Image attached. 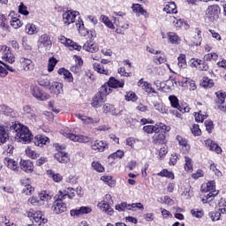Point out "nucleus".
Listing matches in <instances>:
<instances>
[{
	"label": "nucleus",
	"instance_id": "f257e3e1",
	"mask_svg": "<svg viewBox=\"0 0 226 226\" xmlns=\"http://www.w3.org/2000/svg\"><path fill=\"white\" fill-rule=\"evenodd\" d=\"M10 130H13L15 132V139L19 140V142L29 144L31 143V140H33V132H31L29 127L19 122H13Z\"/></svg>",
	"mask_w": 226,
	"mask_h": 226
},
{
	"label": "nucleus",
	"instance_id": "f03ea898",
	"mask_svg": "<svg viewBox=\"0 0 226 226\" xmlns=\"http://www.w3.org/2000/svg\"><path fill=\"white\" fill-rule=\"evenodd\" d=\"M201 192L204 193H207L205 197L201 199V202L203 204H209V202H213L215 200V197L218 195V191H216V182L215 180L208 181L201 185Z\"/></svg>",
	"mask_w": 226,
	"mask_h": 226
},
{
	"label": "nucleus",
	"instance_id": "7ed1b4c3",
	"mask_svg": "<svg viewBox=\"0 0 226 226\" xmlns=\"http://www.w3.org/2000/svg\"><path fill=\"white\" fill-rule=\"evenodd\" d=\"M220 15H222V8L216 4L208 5L205 11V19L210 24H215L220 19Z\"/></svg>",
	"mask_w": 226,
	"mask_h": 226
},
{
	"label": "nucleus",
	"instance_id": "20e7f679",
	"mask_svg": "<svg viewBox=\"0 0 226 226\" xmlns=\"http://www.w3.org/2000/svg\"><path fill=\"white\" fill-rule=\"evenodd\" d=\"M63 200H64V198L58 193L55 196V200L51 206V211L54 215H63L68 211V206Z\"/></svg>",
	"mask_w": 226,
	"mask_h": 226
},
{
	"label": "nucleus",
	"instance_id": "39448f33",
	"mask_svg": "<svg viewBox=\"0 0 226 226\" xmlns=\"http://www.w3.org/2000/svg\"><path fill=\"white\" fill-rule=\"evenodd\" d=\"M108 94L107 88H105V87H101L98 93H96L92 98L91 106L94 107V109H99V107H102V104L105 103L107 101Z\"/></svg>",
	"mask_w": 226,
	"mask_h": 226
},
{
	"label": "nucleus",
	"instance_id": "423d86ee",
	"mask_svg": "<svg viewBox=\"0 0 226 226\" xmlns=\"http://www.w3.org/2000/svg\"><path fill=\"white\" fill-rule=\"evenodd\" d=\"M26 215L33 221V223L37 226H43L47 222H49V220L45 218V215L41 214V211L30 209L26 212Z\"/></svg>",
	"mask_w": 226,
	"mask_h": 226
},
{
	"label": "nucleus",
	"instance_id": "0eeeda50",
	"mask_svg": "<svg viewBox=\"0 0 226 226\" xmlns=\"http://www.w3.org/2000/svg\"><path fill=\"white\" fill-rule=\"evenodd\" d=\"M102 87H105L107 94H110V93H112V89H119L124 87V79L119 80L111 76L109 80L102 86Z\"/></svg>",
	"mask_w": 226,
	"mask_h": 226
},
{
	"label": "nucleus",
	"instance_id": "6e6552de",
	"mask_svg": "<svg viewBox=\"0 0 226 226\" xmlns=\"http://www.w3.org/2000/svg\"><path fill=\"white\" fill-rule=\"evenodd\" d=\"M30 93L38 102H47V100H50V94L37 85L31 87Z\"/></svg>",
	"mask_w": 226,
	"mask_h": 226
},
{
	"label": "nucleus",
	"instance_id": "1a4fd4ad",
	"mask_svg": "<svg viewBox=\"0 0 226 226\" xmlns=\"http://www.w3.org/2000/svg\"><path fill=\"white\" fill-rule=\"evenodd\" d=\"M225 98L226 92H223L222 90L215 92V105L216 109H218L222 112H226Z\"/></svg>",
	"mask_w": 226,
	"mask_h": 226
},
{
	"label": "nucleus",
	"instance_id": "9d476101",
	"mask_svg": "<svg viewBox=\"0 0 226 226\" xmlns=\"http://www.w3.org/2000/svg\"><path fill=\"white\" fill-rule=\"evenodd\" d=\"M105 199L107 201L103 200L99 202L98 207L101 209V211H103L104 213H107L109 216H112L114 215V208L110 207V204L109 203V200H112V195L106 194Z\"/></svg>",
	"mask_w": 226,
	"mask_h": 226
},
{
	"label": "nucleus",
	"instance_id": "9b49d317",
	"mask_svg": "<svg viewBox=\"0 0 226 226\" xmlns=\"http://www.w3.org/2000/svg\"><path fill=\"white\" fill-rule=\"evenodd\" d=\"M79 12L77 11H66L63 13V22L64 26H70V24H73L75 22V19L79 17Z\"/></svg>",
	"mask_w": 226,
	"mask_h": 226
},
{
	"label": "nucleus",
	"instance_id": "f8f14e48",
	"mask_svg": "<svg viewBox=\"0 0 226 226\" xmlns=\"http://www.w3.org/2000/svg\"><path fill=\"white\" fill-rule=\"evenodd\" d=\"M64 85L59 81H54L49 87V91L52 96H59L64 94Z\"/></svg>",
	"mask_w": 226,
	"mask_h": 226
},
{
	"label": "nucleus",
	"instance_id": "ddd939ff",
	"mask_svg": "<svg viewBox=\"0 0 226 226\" xmlns=\"http://www.w3.org/2000/svg\"><path fill=\"white\" fill-rule=\"evenodd\" d=\"M152 144L154 146H167L169 139H167V134L165 132H156L152 136Z\"/></svg>",
	"mask_w": 226,
	"mask_h": 226
},
{
	"label": "nucleus",
	"instance_id": "4468645a",
	"mask_svg": "<svg viewBox=\"0 0 226 226\" xmlns=\"http://www.w3.org/2000/svg\"><path fill=\"white\" fill-rule=\"evenodd\" d=\"M176 140H177L180 146V151L183 154H190V151H192V146L188 143V139L183 138L181 135L176 136Z\"/></svg>",
	"mask_w": 226,
	"mask_h": 226
},
{
	"label": "nucleus",
	"instance_id": "2eb2a0df",
	"mask_svg": "<svg viewBox=\"0 0 226 226\" xmlns=\"http://www.w3.org/2000/svg\"><path fill=\"white\" fill-rule=\"evenodd\" d=\"M19 167L26 174L34 172V162L29 159H20Z\"/></svg>",
	"mask_w": 226,
	"mask_h": 226
},
{
	"label": "nucleus",
	"instance_id": "dca6fc26",
	"mask_svg": "<svg viewBox=\"0 0 226 226\" xmlns=\"http://www.w3.org/2000/svg\"><path fill=\"white\" fill-rule=\"evenodd\" d=\"M109 63H110L109 59L103 58L101 60V64L94 63L93 68L94 72H97V73H100L101 75H110V73L109 72V69L103 66V64H109Z\"/></svg>",
	"mask_w": 226,
	"mask_h": 226
},
{
	"label": "nucleus",
	"instance_id": "f3484780",
	"mask_svg": "<svg viewBox=\"0 0 226 226\" xmlns=\"http://www.w3.org/2000/svg\"><path fill=\"white\" fill-rule=\"evenodd\" d=\"M2 59L6 63H10V64H13L15 63V56L11 52V49L6 45L2 46Z\"/></svg>",
	"mask_w": 226,
	"mask_h": 226
},
{
	"label": "nucleus",
	"instance_id": "a211bd4d",
	"mask_svg": "<svg viewBox=\"0 0 226 226\" xmlns=\"http://www.w3.org/2000/svg\"><path fill=\"white\" fill-rule=\"evenodd\" d=\"M91 149L97 153H103L105 149H109V143L105 140L96 139L91 142Z\"/></svg>",
	"mask_w": 226,
	"mask_h": 226
},
{
	"label": "nucleus",
	"instance_id": "6ab92c4d",
	"mask_svg": "<svg viewBox=\"0 0 226 226\" xmlns=\"http://www.w3.org/2000/svg\"><path fill=\"white\" fill-rule=\"evenodd\" d=\"M192 67L196 68L199 72H207L209 70V64L206 63V60H200L199 58L192 59Z\"/></svg>",
	"mask_w": 226,
	"mask_h": 226
},
{
	"label": "nucleus",
	"instance_id": "aec40b11",
	"mask_svg": "<svg viewBox=\"0 0 226 226\" xmlns=\"http://www.w3.org/2000/svg\"><path fill=\"white\" fill-rule=\"evenodd\" d=\"M138 87H141L145 93H147V94H156V90L153 87V85L147 81H144V78H141L138 83Z\"/></svg>",
	"mask_w": 226,
	"mask_h": 226
},
{
	"label": "nucleus",
	"instance_id": "412c9836",
	"mask_svg": "<svg viewBox=\"0 0 226 226\" xmlns=\"http://www.w3.org/2000/svg\"><path fill=\"white\" fill-rule=\"evenodd\" d=\"M19 64L23 72H33L34 70V62L29 58L20 57Z\"/></svg>",
	"mask_w": 226,
	"mask_h": 226
},
{
	"label": "nucleus",
	"instance_id": "4be33fe9",
	"mask_svg": "<svg viewBox=\"0 0 226 226\" xmlns=\"http://www.w3.org/2000/svg\"><path fill=\"white\" fill-rule=\"evenodd\" d=\"M93 212V208L91 207H80L79 208L72 209L70 211L71 216H84V215H89V213Z\"/></svg>",
	"mask_w": 226,
	"mask_h": 226
},
{
	"label": "nucleus",
	"instance_id": "5701e85b",
	"mask_svg": "<svg viewBox=\"0 0 226 226\" xmlns=\"http://www.w3.org/2000/svg\"><path fill=\"white\" fill-rule=\"evenodd\" d=\"M34 144L38 147H43L47 144H50V139L43 134H38L34 139Z\"/></svg>",
	"mask_w": 226,
	"mask_h": 226
},
{
	"label": "nucleus",
	"instance_id": "b1692460",
	"mask_svg": "<svg viewBox=\"0 0 226 226\" xmlns=\"http://www.w3.org/2000/svg\"><path fill=\"white\" fill-rule=\"evenodd\" d=\"M205 146L209 149V151H214L216 154H222V153H223V150H222L220 146L213 139H208L205 140Z\"/></svg>",
	"mask_w": 226,
	"mask_h": 226
},
{
	"label": "nucleus",
	"instance_id": "393cba45",
	"mask_svg": "<svg viewBox=\"0 0 226 226\" xmlns=\"http://www.w3.org/2000/svg\"><path fill=\"white\" fill-rule=\"evenodd\" d=\"M57 73L58 75H63L64 79H65L69 84H72L73 80H75L73 74L64 67L59 68Z\"/></svg>",
	"mask_w": 226,
	"mask_h": 226
},
{
	"label": "nucleus",
	"instance_id": "a878e982",
	"mask_svg": "<svg viewBox=\"0 0 226 226\" xmlns=\"http://www.w3.org/2000/svg\"><path fill=\"white\" fill-rule=\"evenodd\" d=\"M82 49L83 50H86V52H91V54L98 52V50H100L98 45H96V43H94V41H93L92 40L87 41L84 43Z\"/></svg>",
	"mask_w": 226,
	"mask_h": 226
},
{
	"label": "nucleus",
	"instance_id": "bb28decb",
	"mask_svg": "<svg viewBox=\"0 0 226 226\" xmlns=\"http://www.w3.org/2000/svg\"><path fill=\"white\" fill-rule=\"evenodd\" d=\"M57 193L61 195L64 200L67 197L72 200L75 197V189L72 187H65L64 189L58 191Z\"/></svg>",
	"mask_w": 226,
	"mask_h": 226
},
{
	"label": "nucleus",
	"instance_id": "cd10ccee",
	"mask_svg": "<svg viewBox=\"0 0 226 226\" xmlns=\"http://www.w3.org/2000/svg\"><path fill=\"white\" fill-rule=\"evenodd\" d=\"M55 159H56L59 163H70V154L66 152L58 151L55 154Z\"/></svg>",
	"mask_w": 226,
	"mask_h": 226
},
{
	"label": "nucleus",
	"instance_id": "c85d7f7f",
	"mask_svg": "<svg viewBox=\"0 0 226 226\" xmlns=\"http://www.w3.org/2000/svg\"><path fill=\"white\" fill-rule=\"evenodd\" d=\"M194 33L195 34L192 37V47H199V45L202 43V31L199 28H195Z\"/></svg>",
	"mask_w": 226,
	"mask_h": 226
},
{
	"label": "nucleus",
	"instance_id": "c756f323",
	"mask_svg": "<svg viewBox=\"0 0 226 226\" xmlns=\"http://www.w3.org/2000/svg\"><path fill=\"white\" fill-rule=\"evenodd\" d=\"M167 38L168 41L172 45H179L181 43V37L176 32H168Z\"/></svg>",
	"mask_w": 226,
	"mask_h": 226
},
{
	"label": "nucleus",
	"instance_id": "7c9ffc66",
	"mask_svg": "<svg viewBox=\"0 0 226 226\" xmlns=\"http://www.w3.org/2000/svg\"><path fill=\"white\" fill-rule=\"evenodd\" d=\"M130 27V25L128 24V22L124 19H121L118 20V24L116 29V33L117 34H124V32L126 31V29H128Z\"/></svg>",
	"mask_w": 226,
	"mask_h": 226
},
{
	"label": "nucleus",
	"instance_id": "2f4dec72",
	"mask_svg": "<svg viewBox=\"0 0 226 226\" xmlns=\"http://www.w3.org/2000/svg\"><path fill=\"white\" fill-rule=\"evenodd\" d=\"M177 84L176 79L170 78L168 80L165 81L164 86L161 87L162 91H164V93H170L172 89H174V85Z\"/></svg>",
	"mask_w": 226,
	"mask_h": 226
},
{
	"label": "nucleus",
	"instance_id": "473e14b6",
	"mask_svg": "<svg viewBox=\"0 0 226 226\" xmlns=\"http://www.w3.org/2000/svg\"><path fill=\"white\" fill-rule=\"evenodd\" d=\"M4 162L8 169H11V170H19V162H17V161L10 157H5Z\"/></svg>",
	"mask_w": 226,
	"mask_h": 226
},
{
	"label": "nucleus",
	"instance_id": "72a5a7b5",
	"mask_svg": "<svg viewBox=\"0 0 226 226\" xmlns=\"http://www.w3.org/2000/svg\"><path fill=\"white\" fill-rule=\"evenodd\" d=\"M10 140V134L6 132L4 125L0 124V144H6Z\"/></svg>",
	"mask_w": 226,
	"mask_h": 226
},
{
	"label": "nucleus",
	"instance_id": "f704fd0d",
	"mask_svg": "<svg viewBox=\"0 0 226 226\" xmlns=\"http://www.w3.org/2000/svg\"><path fill=\"white\" fill-rule=\"evenodd\" d=\"M76 26L81 36H87V34H89V30L84 26V21L82 19H79L78 22L76 23Z\"/></svg>",
	"mask_w": 226,
	"mask_h": 226
},
{
	"label": "nucleus",
	"instance_id": "c9c22d12",
	"mask_svg": "<svg viewBox=\"0 0 226 226\" xmlns=\"http://www.w3.org/2000/svg\"><path fill=\"white\" fill-rule=\"evenodd\" d=\"M132 8L133 13H139L143 15V17H149V13H147V11H146L140 4H133Z\"/></svg>",
	"mask_w": 226,
	"mask_h": 226
},
{
	"label": "nucleus",
	"instance_id": "e433bc0d",
	"mask_svg": "<svg viewBox=\"0 0 226 226\" xmlns=\"http://www.w3.org/2000/svg\"><path fill=\"white\" fill-rule=\"evenodd\" d=\"M163 11L170 14L177 13V6H176V3L172 1L168 2L163 8Z\"/></svg>",
	"mask_w": 226,
	"mask_h": 226
},
{
	"label": "nucleus",
	"instance_id": "4c0bfd02",
	"mask_svg": "<svg viewBox=\"0 0 226 226\" xmlns=\"http://www.w3.org/2000/svg\"><path fill=\"white\" fill-rule=\"evenodd\" d=\"M156 176H159V177H166V179H176V175H174V172L168 170L167 169H162L156 174Z\"/></svg>",
	"mask_w": 226,
	"mask_h": 226
},
{
	"label": "nucleus",
	"instance_id": "58836bf2",
	"mask_svg": "<svg viewBox=\"0 0 226 226\" xmlns=\"http://www.w3.org/2000/svg\"><path fill=\"white\" fill-rule=\"evenodd\" d=\"M167 61V56L162 50H159V53L154 56V63L155 64H163Z\"/></svg>",
	"mask_w": 226,
	"mask_h": 226
},
{
	"label": "nucleus",
	"instance_id": "ea45409f",
	"mask_svg": "<svg viewBox=\"0 0 226 226\" xmlns=\"http://www.w3.org/2000/svg\"><path fill=\"white\" fill-rule=\"evenodd\" d=\"M40 43L43 45V47H52V40L50 39V35L48 34H44L39 38Z\"/></svg>",
	"mask_w": 226,
	"mask_h": 226
},
{
	"label": "nucleus",
	"instance_id": "a19ab883",
	"mask_svg": "<svg viewBox=\"0 0 226 226\" xmlns=\"http://www.w3.org/2000/svg\"><path fill=\"white\" fill-rule=\"evenodd\" d=\"M25 153L27 158H30L31 160H38V157L40 156V153L36 152V150H34L31 147H27L25 149Z\"/></svg>",
	"mask_w": 226,
	"mask_h": 226
},
{
	"label": "nucleus",
	"instance_id": "79ce46f5",
	"mask_svg": "<svg viewBox=\"0 0 226 226\" xmlns=\"http://www.w3.org/2000/svg\"><path fill=\"white\" fill-rule=\"evenodd\" d=\"M101 181H103L105 185H108L110 188H114L116 186V180L112 176L104 175L101 177Z\"/></svg>",
	"mask_w": 226,
	"mask_h": 226
},
{
	"label": "nucleus",
	"instance_id": "37998d69",
	"mask_svg": "<svg viewBox=\"0 0 226 226\" xmlns=\"http://www.w3.org/2000/svg\"><path fill=\"white\" fill-rule=\"evenodd\" d=\"M184 169L185 172H193V161L188 155L185 156Z\"/></svg>",
	"mask_w": 226,
	"mask_h": 226
},
{
	"label": "nucleus",
	"instance_id": "c03bdc74",
	"mask_svg": "<svg viewBox=\"0 0 226 226\" xmlns=\"http://www.w3.org/2000/svg\"><path fill=\"white\" fill-rule=\"evenodd\" d=\"M200 86H202V87H205L206 89H209L211 87H215V81L211 79H209V77L205 76L202 78V80L200 82Z\"/></svg>",
	"mask_w": 226,
	"mask_h": 226
},
{
	"label": "nucleus",
	"instance_id": "a18cd8bd",
	"mask_svg": "<svg viewBox=\"0 0 226 226\" xmlns=\"http://www.w3.org/2000/svg\"><path fill=\"white\" fill-rule=\"evenodd\" d=\"M47 175L49 176V177H51V179H53L55 183H61V181H63V175L59 173H55L52 170H49L47 171Z\"/></svg>",
	"mask_w": 226,
	"mask_h": 226
},
{
	"label": "nucleus",
	"instance_id": "49530a36",
	"mask_svg": "<svg viewBox=\"0 0 226 226\" xmlns=\"http://www.w3.org/2000/svg\"><path fill=\"white\" fill-rule=\"evenodd\" d=\"M25 31L26 34L33 35L38 34V28L36 27V25L33 23H27L25 26Z\"/></svg>",
	"mask_w": 226,
	"mask_h": 226
},
{
	"label": "nucleus",
	"instance_id": "de8ad7c7",
	"mask_svg": "<svg viewBox=\"0 0 226 226\" xmlns=\"http://www.w3.org/2000/svg\"><path fill=\"white\" fill-rule=\"evenodd\" d=\"M102 112L104 114H111L112 116H116V106L110 103H106L102 107Z\"/></svg>",
	"mask_w": 226,
	"mask_h": 226
},
{
	"label": "nucleus",
	"instance_id": "09e8293b",
	"mask_svg": "<svg viewBox=\"0 0 226 226\" xmlns=\"http://www.w3.org/2000/svg\"><path fill=\"white\" fill-rule=\"evenodd\" d=\"M92 169L95 170V172H99V174H102L105 172V167L100 162V161H94L91 163Z\"/></svg>",
	"mask_w": 226,
	"mask_h": 226
},
{
	"label": "nucleus",
	"instance_id": "8fccbe9b",
	"mask_svg": "<svg viewBox=\"0 0 226 226\" xmlns=\"http://www.w3.org/2000/svg\"><path fill=\"white\" fill-rule=\"evenodd\" d=\"M78 119H80L84 124H94V118L87 117L86 115L77 114Z\"/></svg>",
	"mask_w": 226,
	"mask_h": 226
},
{
	"label": "nucleus",
	"instance_id": "3c124183",
	"mask_svg": "<svg viewBox=\"0 0 226 226\" xmlns=\"http://www.w3.org/2000/svg\"><path fill=\"white\" fill-rule=\"evenodd\" d=\"M0 27L3 31H10V25H8V19L4 14H0Z\"/></svg>",
	"mask_w": 226,
	"mask_h": 226
},
{
	"label": "nucleus",
	"instance_id": "603ef678",
	"mask_svg": "<svg viewBox=\"0 0 226 226\" xmlns=\"http://www.w3.org/2000/svg\"><path fill=\"white\" fill-rule=\"evenodd\" d=\"M39 199L41 202H49V200H52V194L49 191H41L39 193Z\"/></svg>",
	"mask_w": 226,
	"mask_h": 226
},
{
	"label": "nucleus",
	"instance_id": "864d4df0",
	"mask_svg": "<svg viewBox=\"0 0 226 226\" xmlns=\"http://www.w3.org/2000/svg\"><path fill=\"white\" fill-rule=\"evenodd\" d=\"M66 47L67 49H69V50H77L78 52H80V50H82V47L79 43L73 41V40L72 39L70 40V41L67 42Z\"/></svg>",
	"mask_w": 226,
	"mask_h": 226
},
{
	"label": "nucleus",
	"instance_id": "5fc2aeb1",
	"mask_svg": "<svg viewBox=\"0 0 226 226\" xmlns=\"http://www.w3.org/2000/svg\"><path fill=\"white\" fill-rule=\"evenodd\" d=\"M57 63H58V61L56 60V57L51 56V57L49 58V61H48V72H49V73H52V72L54 71V68H56Z\"/></svg>",
	"mask_w": 226,
	"mask_h": 226
},
{
	"label": "nucleus",
	"instance_id": "6e6d98bb",
	"mask_svg": "<svg viewBox=\"0 0 226 226\" xmlns=\"http://www.w3.org/2000/svg\"><path fill=\"white\" fill-rule=\"evenodd\" d=\"M109 158L111 160H121L124 158V151L123 150H117L115 153H112L109 155Z\"/></svg>",
	"mask_w": 226,
	"mask_h": 226
},
{
	"label": "nucleus",
	"instance_id": "4d7b16f0",
	"mask_svg": "<svg viewBox=\"0 0 226 226\" xmlns=\"http://www.w3.org/2000/svg\"><path fill=\"white\" fill-rule=\"evenodd\" d=\"M11 26L13 27V29H19L21 26H24V23L20 21V19L17 17H12L10 21Z\"/></svg>",
	"mask_w": 226,
	"mask_h": 226
},
{
	"label": "nucleus",
	"instance_id": "13d9d810",
	"mask_svg": "<svg viewBox=\"0 0 226 226\" xmlns=\"http://www.w3.org/2000/svg\"><path fill=\"white\" fill-rule=\"evenodd\" d=\"M154 109L161 114H169V107L165 106L163 103H155Z\"/></svg>",
	"mask_w": 226,
	"mask_h": 226
},
{
	"label": "nucleus",
	"instance_id": "bf43d9fd",
	"mask_svg": "<svg viewBox=\"0 0 226 226\" xmlns=\"http://www.w3.org/2000/svg\"><path fill=\"white\" fill-rule=\"evenodd\" d=\"M177 109L179 110V112H182V114H185L186 112H190V110H192V108H190L188 103L182 102L178 104Z\"/></svg>",
	"mask_w": 226,
	"mask_h": 226
},
{
	"label": "nucleus",
	"instance_id": "052dcab7",
	"mask_svg": "<svg viewBox=\"0 0 226 226\" xmlns=\"http://www.w3.org/2000/svg\"><path fill=\"white\" fill-rule=\"evenodd\" d=\"M124 98L126 102H137V100H139V96H137V94L133 91L126 92Z\"/></svg>",
	"mask_w": 226,
	"mask_h": 226
},
{
	"label": "nucleus",
	"instance_id": "680f3d73",
	"mask_svg": "<svg viewBox=\"0 0 226 226\" xmlns=\"http://www.w3.org/2000/svg\"><path fill=\"white\" fill-rule=\"evenodd\" d=\"M101 19L106 27H109V29H116V26H114V23H112V21L110 20V19H109V17L105 15H102Z\"/></svg>",
	"mask_w": 226,
	"mask_h": 226
},
{
	"label": "nucleus",
	"instance_id": "e2e57ef3",
	"mask_svg": "<svg viewBox=\"0 0 226 226\" xmlns=\"http://www.w3.org/2000/svg\"><path fill=\"white\" fill-rule=\"evenodd\" d=\"M209 169L212 170V172H214L215 176H217V177H222V176H223V174L220 171V169H218V164L212 162L210 163Z\"/></svg>",
	"mask_w": 226,
	"mask_h": 226
},
{
	"label": "nucleus",
	"instance_id": "0e129e2a",
	"mask_svg": "<svg viewBox=\"0 0 226 226\" xmlns=\"http://www.w3.org/2000/svg\"><path fill=\"white\" fill-rule=\"evenodd\" d=\"M190 213L193 218H202V216H204L203 209L193 208L190 211Z\"/></svg>",
	"mask_w": 226,
	"mask_h": 226
},
{
	"label": "nucleus",
	"instance_id": "69168bd1",
	"mask_svg": "<svg viewBox=\"0 0 226 226\" xmlns=\"http://www.w3.org/2000/svg\"><path fill=\"white\" fill-rule=\"evenodd\" d=\"M170 103L173 109H177L179 107V99L176 95L169 96Z\"/></svg>",
	"mask_w": 226,
	"mask_h": 226
},
{
	"label": "nucleus",
	"instance_id": "338daca9",
	"mask_svg": "<svg viewBox=\"0 0 226 226\" xmlns=\"http://www.w3.org/2000/svg\"><path fill=\"white\" fill-rule=\"evenodd\" d=\"M218 207V211L221 215H226V200L224 199L220 200Z\"/></svg>",
	"mask_w": 226,
	"mask_h": 226
},
{
	"label": "nucleus",
	"instance_id": "774afa93",
	"mask_svg": "<svg viewBox=\"0 0 226 226\" xmlns=\"http://www.w3.org/2000/svg\"><path fill=\"white\" fill-rule=\"evenodd\" d=\"M204 61H218V55L215 52H211L204 55Z\"/></svg>",
	"mask_w": 226,
	"mask_h": 226
}]
</instances>
